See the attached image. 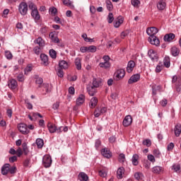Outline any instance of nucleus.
<instances>
[{"label":"nucleus","mask_w":181,"mask_h":181,"mask_svg":"<svg viewBox=\"0 0 181 181\" xmlns=\"http://www.w3.org/2000/svg\"><path fill=\"white\" fill-rule=\"evenodd\" d=\"M28 4L26 2L23 1L20 3L18 6V11L20 12L21 15H22V16L28 15Z\"/></svg>","instance_id":"f257e3e1"},{"label":"nucleus","mask_w":181,"mask_h":181,"mask_svg":"<svg viewBox=\"0 0 181 181\" xmlns=\"http://www.w3.org/2000/svg\"><path fill=\"white\" fill-rule=\"evenodd\" d=\"M124 77H125V70L124 69H118L115 73L114 78L116 81L122 80V78H124Z\"/></svg>","instance_id":"f03ea898"},{"label":"nucleus","mask_w":181,"mask_h":181,"mask_svg":"<svg viewBox=\"0 0 181 181\" xmlns=\"http://www.w3.org/2000/svg\"><path fill=\"white\" fill-rule=\"evenodd\" d=\"M18 130L20 131V132H21V134H23V135H28V134H29V132H30L28 129V125L25 123L19 124L18 126Z\"/></svg>","instance_id":"7ed1b4c3"},{"label":"nucleus","mask_w":181,"mask_h":181,"mask_svg":"<svg viewBox=\"0 0 181 181\" xmlns=\"http://www.w3.org/2000/svg\"><path fill=\"white\" fill-rule=\"evenodd\" d=\"M42 163L45 168H50V166H52V157L49 156H44Z\"/></svg>","instance_id":"20e7f679"},{"label":"nucleus","mask_w":181,"mask_h":181,"mask_svg":"<svg viewBox=\"0 0 181 181\" xmlns=\"http://www.w3.org/2000/svg\"><path fill=\"white\" fill-rule=\"evenodd\" d=\"M141 78V74H136L132 75L128 80V84H134V83H138Z\"/></svg>","instance_id":"39448f33"},{"label":"nucleus","mask_w":181,"mask_h":181,"mask_svg":"<svg viewBox=\"0 0 181 181\" xmlns=\"http://www.w3.org/2000/svg\"><path fill=\"white\" fill-rule=\"evenodd\" d=\"M158 32L159 30L156 27H150L146 29V33L150 37L155 36Z\"/></svg>","instance_id":"423d86ee"},{"label":"nucleus","mask_w":181,"mask_h":181,"mask_svg":"<svg viewBox=\"0 0 181 181\" xmlns=\"http://www.w3.org/2000/svg\"><path fill=\"white\" fill-rule=\"evenodd\" d=\"M148 40L149 43H151V45H154V46H159V45H160V41H159V38L156 37V35L149 37Z\"/></svg>","instance_id":"0eeeda50"},{"label":"nucleus","mask_w":181,"mask_h":181,"mask_svg":"<svg viewBox=\"0 0 181 181\" xmlns=\"http://www.w3.org/2000/svg\"><path fill=\"white\" fill-rule=\"evenodd\" d=\"M148 40L149 43H151V45H154V46H159V45H160V41H159V38L156 37V35L149 37Z\"/></svg>","instance_id":"6e6552de"},{"label":"nucleus","mask_w":181,"mask_h":181,"mask_svg":"<svg viewBox=\"0 0 181 181\" xmlns=\"http://www.w3.org/2000/svg\"><path fill=\"white\" fill-rule=\"evenodd\" d=\"M136 66V64H135V62L134 60H130L128 62L127 66V73H132Z\"/></svg>","instance_id":"1a4fd4ad"},{"label":"nucleus","mask_w":181,"mask_h":181,"mask_svg":"<svg viewBox=\"0 0 181 181\" xmlns=\"http://www.w3.org/2000/svg\"><path fill=\"white\" fill-rule=\"evenodd\" d=\"M123 126L129 127L132 124V117L131 115H127L124 117L122 122Z\"/></svg>","instance_id":"9d476101"},{"label":"nucleus","mask_w":181,"mask_h":181,"mask_svg":"<svg viewBox=\"0 0 181 181\" xmlns=\"http://www.w3.org/2000/svg\"><path fill=\"white\" fill-rule=\"evenodd\" d=\"M103 84V81L100 78H93V82H92V87H94L95 88H98L100 86Z\"/></svg>","instance_id":"9b49d317"},{"label":"nucleus","mask_w":181,"mask_h":181,"mask_svg":"<svg viewBox=\"0 0 181 181\" xmlns=\"http://www.w3.org/2000/svg\"><path fill=\"white\" fill-rule=\"evenodd\" d=\"M40 57L43 66H49V57L47 55L45 54H41Z\"/></svg>","instance_id":"f8f14e48"},{"label":"nucleus","mask_w":181,"mask_h":181,"mask_svg":"<svg viewBox=\"0 0 181 181\" xmlns=\"http://www.w3.org/2000/svg\"><path fill=\"white\" fill-rule=\"evenodd\" d=\"M170 53L173 57H177L179 54L180 53V49L177 48L176 46L172 47L170 49Z\"/></svg>","instance_id":"ddd939ff"},{"label":"nucleus","mask_w":181,"mask_h":181,"mask_svg":"<svg viewBox=\"0 0 181 181\" xmlns=\"http://www.w3.org/2000/svg\"><path fill=\"white\" fill-rule=\"evenodd\" d=\"M101 153L103 156H104V158H107V159H110V158L112 156V153H111V151L105 148L102 149Z\"/></svg>","instance_id":"4468645a"},{"label":"nucleus","mask_w":181,"mask_h":181,"mask_svg":"<svg viewBox=\"0 0 181 181\" xmlns=\"http://www.w3.org/2000/svg\"><path fill=\"white\" fill-rule=\"evenodd\" d=\"M175 37H176V35L174 33H170L164 36L163 40L164 42H172Z\"/></svg>","instance_id":"2eb2a0df"},{"label":"nucleus","mask_w":181,"mask_h":181,"mask_svg":"<svg viewBox=\"0 0 181 181\" xmlns=\"http://www.w3.org/2000/svg\"><path fill=\"white\" fill-rule=\"evenodd\" d=\"M8 87L11 90H16V88H18V81L15 79H11L8 82Z\"/></svg>","instance_id":"dca6fc26"},{"label":"nucleus","mask_w":181,"mask_h":181,"mask_svg":"<svg viewBox=\"0 0 181 181\" xmlns=\"http://www.w3.org/2000/svg\"><path fill=\"white\" fill-rule=\"evenodd\" d=\"M11 165L9 163L4 164L1 168V174L4 175V176H6L9 173V167Z\"/></svg>","instance_id":"f3484780"},{"label":"nucleus","mask_w":181,"mask_h":181,"mask_svg":"<svg viewBox=\"0 0 181 181\" xmlns=\"http://www.w3.org/2000/svg\"><path fill=\"white\" fill-rule=\"evenodd\" d=\"M157 8L158 11H163L166 8V1L165 0H159L157 4Z\"/></svg>","instance_id":"a211bd4d"},{"label":"nucleus","mask_w":181,"mask_h":181,"mask_svg":"<svg viewBox=\"0 0 181 181\" xmlns=\"http://www.w3.org/2000/svg\"><path fill=\"white\" fill-rule=\"evenodd\" d=\"M97 104H98V98H97V97H93L90 99L89 107L90 108H95Z\"/></svg>","instance_id":"6ab92c4d"},{"label":"nucleus","mask_w":181,"mask_h":181,"mask_svg":"<svg viewBox=\"0 0 181 181\" xmlns=\"http://www.w3.org/2000/svg\"><path fill=\"white\" fill-rule=\"evenodd\" d=\"M86 90L89 95H90L91 97H94V95H95V93H97L95 88L92 86H87Z\"/></svg>","instance_id":"aec40b11"},{"label":"nucleus","mask_w":181,"mask_h":181,"mask_svg":"<svg viewBox=\"0 0 181 181\" xmlns=\"http://www.w3.org/2000/svg\"><path fill=\"white\" fill-rule=\"evenodd\" d=\"M86 101V96L83 94L79 95L78 98L76 99V105H82Z\"/></svg>","instance_id":"412c9836"},{"label":"nucleus","mask_w":181,"mask_h":181,"mask_svg":"<svg viewBox=\"0 0 181 181\" xmlns=\"http://www.w3.org/2000/svg\"><path fill=\"white\" fill-rule=\"evenodd\" d=\"M152 172L155 175H160V173H162V172H163V167L158 166V165L157 166H154L152 168Z\"/></svg>","instance_id":"4be33fe9"},{"label":"nucleus","mask_w":181,"mask_h":181,"mask_svg":"<svg viewBox=\"0 0 181 181\" xmlns=\"http://www.w3.org/2000/svg\"><path fill=\"white\" fill-rule=\"evenodd\" d=\"M78 177L80 181H88V175L84 172L79 173Z\"/></svg>","instance_id":"5701e85b"},{"label":"nucleus","mask_w":181,"mask_h":181,"mask_svg":"<svg viewBox=\"0 0 181 181\" xmlns=\"http://www.w3.org/2000/svg\"><path fill=\"white\" fill-rule=\"evenodd\" d=\"M124 172H125V169L124 168V167L119 168L117 170V179H122L123 177L122 175H124Z\"/></svg>","instance_id":"b1692460"},{"label":"nucleus","mask_w":181,"mask_h":181,"mask_svg":"<svg viewBox=\"0 0 181 181\" xmlns=\"http://www.w3.org/2000/svg\"><path fill=\"white\" fill-rule=\"evenodd\" d=\"M34 43L38 45L40 47H44L45 46V41L42 37H38L36 40H35Z\"/></svg>","instance_id":"393cba45"},{"label":"nucleus","mask_w":181,"mask_h":181,"mask_svg":"<svg viewBox=\"0 0 181 181\" xmlns=\"http://www.w3.org/2000/svg\"><path fill=\"white\" fill-rule=\"evenodd\" d=\"M31 16L35 19V21H40V14H39L37 9L31 11Z\"/></svg>","instance_id":"a878e982"},{"label":"nucleus","mask_w":181,"mask_h":181,"mask_svg":"<svg viewBox=\"0 0 181 181\" xmlns=\"http://www.w3.org/2000/svg\"><path fill=\"white\" fill-rule=\"evenodd\" d=\"M59 68L66 70V69H69V63H67V62H66L65 60L59 61Z\"/></svg>","instance_id":"bb28decb"},{"label":"nucleus","mask_w":181,"mask_h":181,"mask_svg":"<svg viewBox=\"0 0 181 181\" xmlns=\"http://www.w3.org/2000/svg\"><path fill=\"white\" fill-rule=\"evenodd\" d=\"M174 131H175V136H180L181 124H177V125H175V127Z\"/></svg>","instance_id":"cd10ccee"},{"label":"nucleus","mask_w":181,"mask_h":181,"mask_svg":"<svg viewBox=\"0 0 181 181\" xmlns=\"http://www.w3.org/2000/svg\"><path fill=\"white\" fill-rule=\"evenodd\" d=\"M57 127L55 124H53L52 123H48L47 128L50 132V134H54L56 132Z\"/></svg>","instance_id":"c85d7f7f"},{"label":"nucleus","mask_w":181,"mask_h":181,"mask_svg":"<svg viewBox=\"0 0 181 181\" xmlns=\"http://www.w3.org/2000/svg\"><path fill=\"white\" fill-rule=\"evenodd\" d=\"M148 55L149 56L150 59H151V60H156V59H158L156 52H155L153 49L148 50Z\"/></svg>","instance_id":"c756f323"},{"label":"nucleus","mask_w":181,"mask_h":181,"mask_svg":"<svg viewBox=\"0 0 181 181\" xmlns=\"http://www.w3.org/2000/svg\"><path fill=\"white\" fill-rule=\"evenodd\" d=\"M138 159H139V156H138V154H134L132 158L134 166H138V164L139 163Z\"/></svg>","instance_id":"7c9ffc66"},{"label":"nucleus","mask_w":181,"mask_h":181,"mask_svg":"<svg viewBox=\"0 0 181 181\" xmlns=\"http://www.w3.org/2000/svg\"><path fill=\"white\" fill-rule=\"evenodd\" d=\"M35 144L39 149H42V148H43V146L45 145V142L42 139H37Z\"/></svg>","instance_id":"2f4dec72"},{"label":"nucleus","mask_w":181,"mask_h":181,"mask_svg":"<svg viewBox=\"0 0 181 181\" xmlns=\"http://www.w3.org/2000/svg\"><path fill=\"white\" fill-rule=\"evenodd\" d=\"M22 148L24 155L28 156L29 153V148H28V144L26 142L23 143Z\"/></svg>","instance_id":"473e14b6"},{"label":"nucleus","mask_w":181,"mask_h":181,"mask_svg":"<svg viewBox=\"0 0 181 181\" xmlns=\"http://www.w3.org/2000/svg\"><path fill=\"white\" fill-rule=\"evenodd\" d=\"M163 64L165 67H167V69H169V67H170V58L169 57L165 56L163 59Z\"/></svg>","instance_id":"72a5a7b5"},{"label":"nucleus","mask_w":181,"mask_h":181,"mask_svg":"<svg viewBox=\"0 0 181 181\" xmlns=\"http://www.w3.org/2000/svg\"><path fill=\"white\" fill-rule=\"evenodd\" d=\"M160 90V86L153 85L152 86V94L156 95L158 91Z\"/></svg>","instance_id":"f704fd0d"},{"label":"nucleus","mask_w":181,"mask_h":181,"mask_svg":"<svg viewBox=\"0 0 181 181\" xmlns=\"http://www.w3.org/2000/svg\"><path fill=\"white\" fill-rule=\"evenodd\" d=\"M99 67H101L102 69H110L111 67V64L110 62H100L99 64Z\"/></svg>","instance_id":"c9c22d12"},{"label":"nucleus","mask_w":181,"mask_h":181,"mask_svg":"<svg viewBox=\"0 0 181 181\" xmlns=\"http://www.w3.org/2000/svg\"><path fill=\"white\" fill-rule=\"evenodd\" d=\"M75 66H76L77 70H81V59L76 58L75 59Z\"/></svg>","instance_id":"e433bc0d"},{"label":"nucleus","mask_w":181,"mask_h":181,"mask_svg":"<svg viewBox=\"0 0 181 181\" xmlns=\"http://www.w3.org/2000/svg\"><path fill=\"white\" fill-rule=\"evenodd\" d=\"M27 5H28L29 9H30L32 11V12H33V11H36L37 9V8L36 7V5H35V3H33L32 1H28Z\"/></svg>","instance_id":"4c0bfd02"},{"label":"nucleus","mask_w":181,"mask_h":181,"mask_svg":"<svg viewBox=\"0 0 181 181\" xmlns=\"http://www.w3.org/2000/svg\"><path fill=\"white\" fill-rule=\"evenodd\" d=\"M97 52V47L95 45H90L88 47V53H95Z\"/></svg>","instance_id":"58836bf2"},{"label":"nucleus","mask_w":181,"mask_h":181,"mask_svg":"<svg viewBox=\"0 0 181 181\" xmlns=\"http://www.w3.org/2000/svg\"><path fill=\"white\" fill-rule=\"evenodd\" d=\"M49 53L52 59H56L57 57V52L54 49H49Z\"/></svg>","instance_id":"ea45409f"},{"label":"nucleus","mask_w":181,"mask_h":181,"mask_svg":"<svg viewBox=\"0 0 181 181\" xmlns=\"http://www.w3.org/2000/svg\"><path fill=\"white\" fill-rule=\"evenodd\" d=\"M42 87L45 88L46 93H50V91H52V87H50L49 83H43Z\"/></svg>","instance_id":"a19ab883"},{"label":"nucleus","mask_w":181,"mask_h":181,"mask_svg":"<svg viewBox=\"0 0 181 181\" xmlns=\"http://www.w3.org/2000/svg\"><path fill=\"white\" fill-rule=\"evenodd\" d=\"M5 56L8 60H12L13 59V55L11 51H5Z\"/></svg>","instance_id":"79ce46f5"},{"label":"nucleus","mask_w":181,"mask_h":181,"mask_svg":"<svg viewBox=\"0 0 181 181\" xmlns=\"http://www.w3.org/2000/svg\"><path fill=\"white\" fill-rule=\"evenodd\" d=\"M36 81L35 83L36 84H39V88H40V87H42V84H43V78H39V76H36Z\"/></svg>","instance_id":"37998d69"},{"label":"nucleus","mask_w":181,"mask_h":181,"mask_svg":"<svg viewBox=\"0 0 181 181\" xmlns=\"http://www.w3.org/2000/svg\"><path fill=\"white\" fill-rule=\"evenodd\" d=\"M172 168L175 170V172H176L177 173H180V169H181V167L179 164L176 165V164H174L172 166Z\"/></svg>","instance_id":"c03bdc74"},{"label":"nucleus","mask_w":181,"mask_h":181,"mask_svg":"<svg viewBox=\"0 0 181 181\" xmlns=\"http://www.w3.org/2000/svg\"><path fill=\"white\" fill-rule=\"evenodd\" d=\"M33 52L35 54L39 56V54H40V52H42V48H40V47L39 46H36L33 48Z\"/></svg>","instance_id":"a18cd8bd"},{"label":"nucleus","mask_w":181,"mask_h":181,"mask_svg":"<svg viewBox=\"0 0 181 181\" xmlns=\"http://www.w3.org/2000/svg\"><path fill=\"white\" fill-rule=\"evenodd\" d=\"M107 22L108 23H112V22H114V14H112V13H109L107 16Z\"/></svg>","instance_id":"49530a36"},{"label":"nucleus","mask_w":181,"mask_h":181,"mask_svg":"<svg viewBox=\"0 0 181 181\" xmlns=\"http://www.w3.org/2000/svg\"><path fill=\"white\" fill-rule=\"evenodd\" d=\"M57 74L58 77H60L61 78L64 76V72L63 71V69L62 68H59L57 69Z\"/></svg>","instance_id":"de8ad7c7"},{"label":"nucleus","mask_w":181,"mask_h":181,"mask_svg":"<svg viewBox=\"0 0 181 181\" xmlns=\"http://www.w3.org/2000/svg\"><path fill=\"white\" fill-rule=\"evenodd\" d=\"M142 144H143V145L148 146V147H149L152 145V142L151 141V139H149L144 140Z\"/></svg>","instance_id":"09e8293b"},{"label":"nucleus","mask_w":181,"mask_h":181,"mask_svg":"<svg viewBox=\"0 0 181 181\" xmlns=\"http://www.w3.org/2000/svg\"><path fill=\"white\" fill-rule=\"evenodd\" d=\"M16 170H18V169L16 168V166H12V167L10 166L8 173H11V175H15V173H16Z\"/></svg>","instance_id":"8fccbe9b"},{"label":"nucleus","mask_w":181,"mask_h":181,"mask_svg":"<svg viewBox=\"0 0 181 181\" xmlns=\"http://www.w3.org/2000/svg\"><path fill=\"white\" fill-rule=\"evenodd\" d=\"M17 80L21 83H23V81H25V75H23V74H18L17 76Z\"/></svg>","instance_id":"3c124183"},{"label":"nucleus","mask_w":181,"mask_h":181,"mask_svg":"<svg viewBox=\"0 0 181 181\" xmlns=\"http://www.w3.org/2000/svg\"><path fill=\"white\" fill-rule=\"evenodd\" d=\"M106 5H107V9H108L109 11H112L113 6L111 1L106 0Z\"/></svg>","instance_id":"603ef678"},{"label":"nucleus","mask_w":181,"mask_h":181,"mask_svg":"<svg viewBox=\"0 0 181 181\" xmlns=\"http://www.w3.org/2000/svg\"><path fill=\"white\" fill-rule=\"evenodd\" d=\"M140 4L141 1L139 0H132V5H133V6H135V8H138Z\"/></svg>","instance_id":"864d4df0"},{"label":"nucleus","mask_w":181,"mask_h":181,"mask_svg":"<svg viewBox=\"0 0 181 181\" xmlns=\"http://www.w3.org/2000/svg\"><path fill=\"white\" fill-rule=\"evenodd\" d=\"M16 152V154L17 155V156H18V158H21V156L23 155V151H22V148L21 147H18Z\"/></svg>","instance_id":"5fc2aeb1"},{"label":"nucleus","mask_w":181,"mask_h":181,"mask_svg":"<svg viewBox=\"0 0 181 181\" xmlns=\"http://www.w3.org/2000/svg\"><path fill=\"white\" fill-rule=\"evenodd\" d=\"M100 115H101V112H100V107H96L94 112V116L95 117V118H98Z\"/></svg>","instance_id":"6e6d98bb"},{"label":"nucleus","mask_w":181,"mask_h":181,"mask_svg":"<svg viewBox=\"0 0 181 181\" xmlns=\"http://www.w3.org/2000/svg\"><path fill=\"white\" fill-rule=\"evenodd\" d=\"M119 161L121 162L122 163H124V162H125V154L120 153L119 155Z\"/></svg>","instance_id":"4d7b16f0"},{"label":"nucleus","mask_w":181,"mask_h":181,"mask_svg":"<svg viewBox=\"0 0 181 181\" xmlns=\"http://www.w3.org/2000/svg\"><path fill=\"white\" fill-rule=\"evenodd\" d=\"M163 69V66L161 64L157 65L156 68V73H160Z\"/></svg>","instance_id":"13d9d810"},{"label":"nucleus","mask_w":181,"mask_h":181,"mask_svg":"<svg viewBox=\"0 0 181 181\" xmlns=\"http://www.w3.org/2000/svg\"><path fill=\"white\" fill-rule=\"evenodd\" d=\"M29 165H30V158H26L23 162L24 168H29Z\"/></svg>","instance_id":"bf43d9fd"},{"label":"nucleus","mask_w":181,"mask_h":181,"mask_svg":"<svg viewBox=\"0 0 181 181\" xmlns=\"http://www.w3.org/2000/svg\"><path fill=\"white\" fill-rule=\"evenodd\" d=\"M142 176H144V175H142L141 173H136L134 174V177L136 180H141Z\"/></svg>","instance_id":"052dcab7"},{"label":"nucleus","mask_w":181,"mask_h":181,"mask_svg":"<svg viewBox=\"0 0 181 181\" xmlns=\"http://www.w3.org/2000/svg\"><path fill=\"white\" fill-rule=\"evenodd\" d=\"M49 13L51 15H56L57 13V8L55 7L49 8Z\"/></svg>","instance_id":"680f3d73"},{"label":"nucleus","mask_w":181,"mask_h":181,"mask_svg":"<svg viewBox=\"0 0 181 181\" xmlns=\"http://www.w3.org/2000/svg\"><path fill=\"white\" fill-rule=\"evenodd\" d=\"M147 158L150 162H152V163H155L156 160H155V156L153 155L149 154L147 156Z\"/></svg>","instance_id":"e2e57ef3"},{"label":"nucleus","mask_w":181,"mask_h":181,"mask_svg":"<svg viewBox=\"0 0 181 181\" xmlns=\"http://www.w3.org/2000/svg\"><path fill=\"white\" fill-rule=\"evenodd\" d=\"M48 30H49V28L46 26H44L40 28V32L43 35L45 33H47Z\"/></svg>","instance_id":"0e129e2a"},{"label":"nucleus","mask_w":181,"mask_h":181,"mask_svg":"<svg viewBox=\"0 0 181 181\" xmlns=\"http://www.w3.org/2000/svg\"><path fill=\"white\" fill-rule=\"evenodd\" d=\"M99 176H100V177H105L107 176V172H105V170H100Z\"/></svg>","instance_id":"69168bd1"},{"label":"nucleus","mask_w":181,"mask_h":181,"mask_svg":"<svg viewBox=\"0 0 181 181\" xmlns=\"http://www.w3.org/2000/svg\"><path fill=\"white\" fill-rule=\"evenodd\" d=\"M62 2L64 5H66V6H73L70 0H62Z\"/></svg>","instance_id":"338daca9"},{"label":"nucleus","mask_w":181,"mask_h":181,"mask_svg":"<svg viewBox=\"0 0 181 181\" xmlns=\"http://www.w3.org/2000/svg\"><path fill=\"white\" fill-rule=\"evenodd\" d=\"M153 153L154 156H156V158H160V152L159 151V150H153Z\"/></svg>","instance_id":"774afa93"}]
</instances>
